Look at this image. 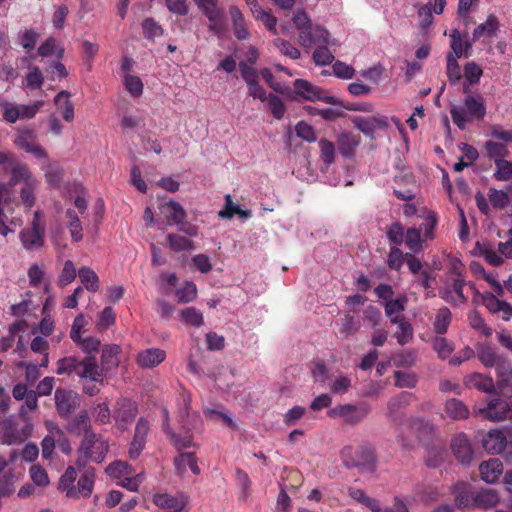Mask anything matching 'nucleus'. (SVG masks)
Here are the masks:
<instances>
[{
    "label": "nucleus",
    "mask_w": 512,
    "mask_h": 512,
    "mask_svg": "<svg viewBox=\"0 0 512 512\" xmlns=\"http://www.w3.org/2000/svg\"><path fill=\"white\" fill-rule=\"evenodd\" d=\"M153 503L161 509H169L170 512H181L186 501L183 497L173 496L167 493H158L153 496Z\"/></svg>",
    "instance_id": "nucleus-23"
},
{
    "label": "nucleus",
    "mask_w": 512,
    "mask_h": 512,
    "mask_svg": "<svg viewBox=\"0 0 512 512\" xmlns=\"http://www.w3.org/2000/svg\"><path fill=\"white\" fill-rule=\"evenodd\" d=\"M94 478V469L90 468L84 471V473L80 476L76 487L78 496L81 495L85 498L90 497L94 488Z\"/></svg>",
    "instance_id": "nucleus-38"
},
{
    "label": "nucleus",
    "mask_w": 512,
    "mask_h": 512,
    "mask_svg": "<svg viewBox=\"0 0 512 512\" xmlns=\"http://www.w3.org/2000/svg\"><path fill=\"white\" fill-rule=\"evenodd\" d=\"M473 509L482 508L489 509L499 502V495L493 489H483L475 492Z\"/></svg>",
    "instance_id": "nucleus-30"
},
{
    "label": "nucleus",
    "mask_w": 512,
    "mask_h": 512,
    "mask_svg": "<svg viewBox=\"0 0 512 512\" xmlns=\"http://www.w3.org/2000/svg\"><path fill=\"white\" fill-rule=\"evenodd\" d=\"M121 352V348L119 345L112 344V345H106L102 349L101 353V367L99 366V369L101 370V381H98L99 383L103 382V372L111 371L119 365V353Z\"/></svg>",
    "instance_id": "nucleus-18"
},
{
    "label": "nucleus",
    "mask_w": 512,
    "mask_h": 512,
    "mask_svg": "<svg viewBox=\"0 0 512 512\" xmlns=\"http://www.w3.org/2000/svg\"><path fill=\"white\" fill-rule=\"evenodd\" d=\"M353 123L357 129L367 136H372L376 130L388 126L387 117L383 115L356 116L353 118Z\"/></svg>",
    "instance_id": "nucleus-16"
},
{
    "label": "nucleus",
    "mask_w": 512,
    "mask_h": 512,
    "mask_svg": "<svg viewBox=\"0 0 512 512\" xmlns=\"http://www.w3.org/2000/svg\"><path fill=\"white\" fill-rule=\"evenodd\" d=\"M124 85L133 97H139L143 93V82L138 76L125 74Z\"/></svg>",
    "instance_id": "nucleus-54"
},
{
    "label": "nucleus",
    "mask_w": 512,
    "mask_h": 512,
    "mask_svg": "<svg viewBox=\"0 0 512 512\" xmlns=\"http://www.w3.org/2000/svg\"><path fill=\"white\" fill-rule=\"evenodd\" d=\"M406 247L413 254H417L422 250L421 231L417 228H408L404 235Z\"/></svg>",
    "instance_id": "nucleus-42"
},
{
    "label": "nucleus",
    "mask_w": 512,
    "mask_h": 512,
    "mask_svg": "<svg viewBox=\"0 0 512 512\" xmlns=\"http://www.w3.org/2000/svg\"><path fill=\"white\" fill-rule=\"evenodd\" d=\"M204 14L210 22L209 30L215 34L223 33L225 25L223 22V14L221 10L219 8L212 7L211 10H207Z\"/></svg>",
    "instance_id": "nucleus-44"
},
{
    "label": "nucleus",
    "mask_w": 512,
    "mask_h": 512,
    "mask_svg": "<svg viewBox=\"0 0 512 512\" xmlns=\"http://www.w3.org/2000/svg\"><path fill=\"white\" fill-rule=\"evenodd\" d=\"M406 260V253H403L399 246L390 247L387 265L391 270L399 271Z\"/></svg>",
    "instance_id": "nucleus-49"
},
{
    "label": "nucleus",
    "mask_w": 512,
    "mask_h": 512,
    "mask_svg": "<svg viewBox=\"0 0 512 512\" xmlns=\"http://www.w3.org/2000/svg\"><path fill=\"white\" fill-rule=\"evenodd\" d=\"M54 398L57 412L64 419H68L80 405L78 395L71 390L57 389Z\"/></svg>",
    "instance_id": "nucleus-12"
},
{
    "label": "nucleus",
    "mask_w": 512,
    "mask_h": 512,
    "mask_svg": "<svg viewBox=\"0 0 512 512\" xmlns=\"http://www.w3.org/2000/svg\"><path fill=\"white\" fill-rule=\"evenodd\" d=\"M395 386L399 388H414L417 384V376L411 372L395 371Z\"/></svg>",
    "instance_id": "nucleus-55"
},
{
    "label": "nucleus",
    "mask_w": 512,
    "mask_h": 512,
    "mask_svg": "<svg viewBox=\"0 0 512 512\" xmlns=\"http://www.w3.org/2000/svg\"><path fill=\"white\" fill-rule=\"evenodd\" d=\"M313 60L317 65L325 66L333 62L334 56L328 49V45H321L315 48Z\"/></svg>",
    "instance_id": "nucleus-60"
},
{
    "label": "nucleus",
    "mask_w": 512,
    "mask_h": 512,
    "mask_svg": "<svg viewBox=\"0 0 512 512\" xmlns=\"http://www.w3.org/2000/svg\"><path fill=\"white\" fill-rule=\"evenodd\" d=\"M39 182L36 179L30 180L22 187L20 197L26 208L30 209L35 203L34 191L38 187Z\"/></svg>",
    "instance_id": "nucleus-50"
},
{
    "label": "nucleus",
    "mask_w": 512,
    "mask_h": 512,
    "mask_svg": "<svg viewBox=\"0 0 512 512\" xmlns=\"http://www.w3.org/2000/svg\"><path fill=\"white\" fill-rule=\"evenodd\" d=\"M94 419L97 423H110L112 412L106 402L97 403L92 409Z\"/></svg>",
    "instance_id": "nucleus-59"
},
{
    "label": "nucleus",
    "mask_w": 512,
    "mask_h": 512,
    "mask_svg": "<svg viewBox=\"0 0 512 512\" xmlns=\"http://www.w3.org/2000/svg\"><path fill=\"white\" fill-rule=\"evenodd\" d=\"M414 398V395L410 392H401L399 395L392 398L387 405L388 416L391 419L396 420L398 411L401 408L410 405Z\"/></svg>",
    "instance_id": "nucleus-35"
},
{
    "label": "nucleus",
    "mask_w": 512,
    "mask_h": 512,
    "mask_svg": "<svg viewBox=\"0 0 512 512\" xmlns=\"http://www.w3.org/2000/svg\"><path fill=\"white\" fill-rule=\"evenodd\" d=\"M451 449L457 460L462 464L469 465L472 462L473 451L464 433L457 434L452 438Z\"/></svg>",
    "instance_id": "nucleus-17"
},
{
    "label": "nucleus",
    "mask_w": 512,
    "mask_h": 512,
    "mask_svg": "<svg viewBox=\"0 0 512 512\" xmlns=\"http://www.w3.org/2000/svg\"><path fill=\"white\" fill-rule=\"evenodd\" d=\"M161 213L168 220L169 225H183L187 214L182 205L176 201L170 200L160 207Z\"/></svg>",
    "instance_id": "nucleus-20"
},
{
    "label": "nucleus",
    "mask_w": 512,
    "mask_h": 512,
    "mask_svg": "<svg viewBox=\"0 0 512 512\" xmlns=\"http://www.w3.org/2000/svg\"><path fill=\"white\" fill-rule=\"evenodd\" d=\"M44 232V227L40 225V213L36 211L31 226L20 232V240L24 248L33 250L41 247L44 243Z\"/></svg>",
    "instance_id": "nucleus-11"
},
{
    "label": "nucleus",
    "mask_w": 512,
    "mask_h": 512,
    "mask_svg": "<svg viewBox=\"0 0 512 512\" xmlns=\"http://www.w3.org/2000/svg\"><path fill=\"white\" fill-rule=\"evenodd\" d=\"M489 202L495 209H504L510 203L509 195L507 190H498L490 188L488 192Z\"/></svg>",
    "instance_id": "nucleus-47"
},
{
    "label": "nucleus",
    "mask_w": 512,
    "mask_h": 512,
    "mask_svg": "<svg viewBox=\"0 0 512 512\" xmlns=\"http://www.w3.org/2000/svg\"><path fill=\"white\" fill-rule=\"evenodd\" d=\"M168 244L171 250L175 252L187 251L193 249V241L185 236L170 233L167 235Z\"/></svg>",
    "instance_id": "nucleus-43"
},
{
    "label": "nucleus",
    "mask_w": 512,
    "mask_h": 512,
    "mask_svg": "<svg viewBox=\"0 0 512 512\" xmlns=\"http://www.w3.org/2000/svg\"><path fill=\"white\" fill-rule=\"evenodd\" d=\"M511 412V404L507 400L499 397L492 398L485 407H475L474 413L485 420L502 421L505 420Z\"/></svg>",
    "instance_id": "nucleus-8"
},
{
    "label": "nucleus",
    "mask_w": 512,
    "mask_h": 512,
    "mask_svg": "<svg viewBox=\"0 0 512 512\" xmlns=\"http://www.w3.org/2000/svg\"><path fill=\"white\" fill-rule=\"evenodd\" d=\"M341 458L347 468H359L367 472H374L376 469L375 449L368 443L358 447H344L341 451Z\"/></svg>",
    "instance_id": "nucleus-4"
},
{
    "label": "nucleus",
    "mask_w": 512,
    "mask_h": 512,
    "mask_svg": "<svg viewBox=\"0 0 512 512\" xmlns=\"http://www.w3.org/2000/svg\"><path fill=\"white\" fill-rule=\"evenodd\" d=\"M138 413L137 402L126 398H118L114 404L112 417L116 427L120 431L127 430L128 426L134 421Z\"/></svg>",
    "instance_id": "nucleus-7"
},
{
    "label": "nucleus",
    "mask_w": 512,
    "mask_h": 512,
    "mask_svg": "<svg viewBox=\"0 0 512 512\" xmlns=\"http://www.w3.org/2000/svg\"><path fill=\"white\" fill-rule=\"evenodd\" d=\"M445 412L453 420H462L469 416L468 407L456 398H450L446 401Z\"/></svg>",
    "instance_id": "nucleus-33"
},
{
    "label": "nucleus",
    "mask_w": 512,
    "mask_h": 512,
    "mask_svg": "<svg viewBox=\"0 0 512 512\" xmlns=\"http://www.w3.org/2000/svg\"><path fill=\"white\" fill-rule=\"evenodd\" d=\"M371 412L368 403L342 404L331 408L327 414L330 418H342L348 425H357L362 422Z\"/></svg>",
    "instance_id": "nucleus-5"
},
{
    "label": "nucleus",
    "mask_w": 512,
    "mask_h": 512,
    "mask_svg": "<svg viewBox=\"0 0 512 512\" xmlns=\"http://www.w3.org/2000/svg\"><path fill=\"white\" fill-rule=\"evenodd\" d=\"M496 170L493 177L498 181H508L512 178V162L502 159L495 162Z\"/></svg>",
    "instance_id": "nucleus-52"
},
{
    "label": "nucleus",
    "mask_w": 512,
    "mask_h": 512,
    "mask_svg": "<svg viewBox=\"0 0 512 512\" xmlns=\"http://www.w3.org/2000/svg\"><path fill=\"white\" fill-rule=\"evenodd\" d=\"M151 422L146 417H140L135 425L133 437L129 443L128 455L132 460L137 459L146 447Z\"/></svg>",
    "instance_id": "nucleus-9"
},
{
    "label": "nucleus",
    "mask_w": 512,
    "mask_h": 512,
    "mask_svg": "<svg viewBox=\"0 0 512 512\" xmlns=\"http://www.w3.org/2000/svg\"><path fill=\"white\" fill-rule=\"evenodd\" d=\"M299 41L304 47L315 45H334V41H330L328 30L321 26H311L307 31L299 33Z\"/></svg>",
    "instance_id": "nucleus-14"
},
{
    "label": "nucleus",
    "mask_w": 512,
    "mask_h": 512,
    "mask_svg": "<svg viewBox=\"0 0 512 512\" xmlns=\"http://www.w3.org/2000/svg\"><path fill=\"white\" fill-rule=\"evenodd\" d=\"M70 93L66 90L60 91L55 97H54V103L59 107L61 110V114L63 119L66 122H72L74 120V104L69 99Z\"/></svg>",
    "instance_id": "nucleus-28"
},
{
    "label": "nucleus",
    "mask_w": 512,
    "mask_h": 512,
    "mask_svg": "<svg viewBox=\"0 0 512 512\" xmlns=\"http://www.w3.org/2000/svg\"><path fill=\"white\" fill-rule=\"evenodd\" d=\"M108 451V441L94 430L88 431L77 449L76 465L78 468H84L89 461L101 463Z\"/></svg>",
    "instance_id": "nucleus-2"
},
{
    "label": "nucleus",
    "mask_w": 512,
    "mask_h": 512,
    "mask_svg": "<svg viewBox=\"0 0 512 512\" xmlns=\"http://www.w3.org/2000/svg\"><path fill=\"white\" fill-rule=\"evenodd\" d=\"M166 353L159 348H148L137 355V364L144 369H151L164 361Z\"/></svg>",
    "instance_id": "nucleus-22"
},
{
    "label": "nucleus",
    "mask_w": 512,
    "mask_h": 512,
    "mask_svg": "<svg viewBox=\"0 0 512 512\" xmlns=\"http://www.w3.org/2000/svg\"><path fill=\"white\" fill-rule=\"evenodd\" d=\"M116 314L112 307H105L98 316L96 327L99 331H104L115 324Z\"/></svg>",
    "instance_id": "nucleus-48"
},
{
    "label": "nucleus",
    "mask_w": 512,
    "mask_h": 512,
    "mask_svg": "<svg viewBox=\"0 0 512 512\" xmlns=\"http://www.w3.org/2000/svg\"><path fill=\"white\" fill-rule=\"evenodd\" d=\"M181 319L194 327H199L203 323V315L194 307H188L181 311Z\"/></svg>",
    "instance_id": "nucleus-63"
},
{
    "label": "nucleus",
    "mask_w": 512,
    "mask_h": 512,
    "mask_svg": "<svg viewBox=\"0 0 512 512\" xmlns=\"http://www.w3.org/2000/svg\"><path fill=\"white\" fill-rule=\"evenodd\" d=\"M76 277V268L71 260H66L61 274L58 279V285L60 287H65L74 281Z\"/></svg>",
    "instance_id": "nucleus-64"
},
{
    "label": "nucleus",
    "mask_w": 512,
    "mask_h": 512,
    "mask_svg": "<svg viewBox=\"0 0 512 512\" xmlns=\"http://www.w3.org/2000/svg\"><path fill=\"white\" fill-rule=\"evenodd\" d=\"M446 451L439 447H430L426 451L425 462L430 468H438L445 460Z\"/></svg>",
    "instance_id": "nucleus-46"
},
{
    "label": "nucleus",
    "mask_w": 512,
    "mask_h": 512,
    "mask_svg": "<svg viewBox=\"0 0 512 512\" xmlns=\"http://www.w3.org/2000/svg\"><path fill=\"white\" fill-rule=\"evenodd\" d=\"M450 492L454 495L455 506L458 509H473L475 492L471 490V485L464 481L454 483L450 487Z\"/></svg>",
    "instance_id": "nucleus-15"
},
{
    "label": "nucleus",
    "mask_w": 512,
    "mask_h": 512,
    "mask_svg": "<svg viewBox=\"0 0 512 512\" xmlns=\"http://www.w3.org/2000/svg\"><path fill=\"white\" fill-rule=\"evenodd\" d=\"M229 14L233 23L234 34L238 40H246L249 37V31L242 12L236 6L229 8Z\"/></svg>",
    "instance_id": "nucleus-29"
},
{
    "label": "nucleus",
    "mask_w": 512,
    "mask_h": 512,
    "mask_svg": "<svg viewBox=\"0 0 512 512\" xmlns=\"http://www.w3.org/2000/svg\"><path fill=\"white\" fill-rule=\"evenodd\" d=\"M294 91L296 95L307 101H321L326 104H335V97L329 95L325 90L313 85L304 79H296L294 81Z\"/></svg>",
    "instance_id": "nucleus-10"
},
{
    "label": "nucleus",
    "mask_w": 512,
    "mask_h": 512,
    "mask_svg": "<svg viewBox=\"0 0 512 512\" xmlns=\"http://www.w3.org/2000/svg\"><path fill=\"white\" fill-rule=\"evenodd\" d=\"M398 326V331L396 332V339L400 345H405L408 343L413 337V328L412 325L405 321L404 319L400 320V322L396 323Z\"/></svg>",
    "instance_id": "nucleus-61"
},
{
    "label": "nucleus",
    "mask_w": 512,
    "mask_h": 512,
    "mask_svg": "<svg viewBox=\"0 0 512 512\" xmlns=\"http://www.w3.org/2000/svg\"><path fill=\"white\" fill-rule=\"evenodd\" d=\"M478 357L481 363L486 367H493L501 358L497 356L495 350L488 345H483L479 348Z\"/></svg>",
    "instance_id": "nucleus-58"
},
{
    "label": "nucleus",
    "mask_w": 512,
    "mask_h": 512,
    "mask_svg": "<svg viewBox=\"0 0 512 512\" xmlns=\"http://www.w3.org/2000/svg\"><path fill=\"white\" fill-rule=\"evenodd\" d=\"M404 228L403 225L396 221L393 222L386 230V236L390 243L394 246H400L404 241Z\"/></svg>",
    "instance_id": "nucleus-51"
},
{
    "label": "nucleus",
    "mask_w": 512,
    "mask_h": 512,
    "mask_svg": "<svg viewBox=\"0 0 512 512\" xmlns=\"http://www.w3.org/2000/svg\"><path fill=\"white\" fill-rule=\"evenodd\" d=\"M190 395L183 393L181 395V403H179V410H178V419L179 422L182 424L183 429H185L187 432L193 429H197L196 423H189L186 418H190L191 411H190Z\"/></svg>",
    "instance_id": "nucleus-36"
},
{
    "label": "nucleus",
    "mask_w": 512,
    "mask_h": 512,
    "mask_svg": "<svg viewBox=\"0 0 512 512\" xmlns=\"http://www.w3.org/2000/svg\"><path fill=\"white\" fill-rule=\"evenodd\" d=\"M13 205H10V211L6 207L0 209V235L6 237L9 233H14L17 225L16 218L12 217Z\"/></svg>",
    "instance_id": "nucleus-39"
},
{
    "label": "nucleus",
    "mask_w": 512,
    "mask_h": 512,
    "mask_svg": "<svg viewBox=\"0 0 512 512\" xmlns=\"http://www.w3.org/2000/svg\"><path fill=\"white\" fill-rule=\"evenodd\" d=\"M463 93L464 105L453 106L450 109L453 122L461 130L466 128L467 121L482 120L486 115V106L481 94H472L466 84L463 86Z\"/></svg>",
    "instance_id": "nucleus-1"
},
{
    "label": "nucleus",
    "mask_w": 512,
    "mask_h": 512,
    "mask_svg": "<svg viewBox=\"0 0 512 512\" xmlns=\"http://www.w3.org/2000/svg\"><path fill=\"white\" fill-rule=\"evenodd\" d=\"M483 74L481 67L474 61L468 62L464 66L465 81L469 85L478 84Z\"/></svg>",
    "instance_id": "nucleus-53"
},
{
    "label": "nucleus",
    "mask_w": 512,
    "mask_h": 512,
    "mask_svg": "<svg viewBox=\"0 0 512 512\" xmlns=\"http://www.w3.org/2000/svg\"><path fill=\"white\" fill-rule=\"evenodd\" d=\"M451 275L445 281L444 287L440 290V296L443 300L451 304L464 303L466 297L463 293L465 281L460 269L453 266L450 270Z\"/></svg>",
    "instance_id": "nucleus-6"
},
{
    "label": "nucleus",
    "mask_w": 512,
    "mask_h": 512,
    "mask_svg": "<svg viewBox=\"0 0 512 512\" xmlns=\"http://www.w3.org/2000/svg\"><path fill=\"white\" fill-rule=\"evenodd\" d=\"M465 384L470 388H476L485 393H493L495 391L493 379L480 373H474L467 376L465 378Z\"/></svg>",
    "instance_id": "nucleus-27"
},
{
    "label": "nucleus",
    "mask_w": 512,
    "mask_h": 512,
    "mask_svg": "<svg viewBox=\"0 0 512 512\" xmlns=\"http://www.w3.org/2000/svg\"><path fill=\"white\" fill-rule=\"evenodd\" d=\"M17 147L32 154L38 160H46L48 158L45 150L35 142V133L32 129H23L14 140Z\"/></svg>",
    "instance_id": "nucleus-13"
},
{
    "label": "nucleus",
    "mask_w": 512,
    "mask_h": 512,
    "mask_svg": "<svg viewBox=\"0 0 512 512\" xmlns=\"http://www.w3.org/2000/svg\"><path fill=\"white\" fill-rule=\"evenodd\" d=\"M174 466L179 475H184L187 468H189L193 474H200V468L198 467L197 460L194 456V453L184 452L180 453L174 459Z\"/></svg>",
    "instance_id": "nucleus-26"
},
{
    "label": "nucleus",
    "mask_w": 512,
    "mask_h": 512,
    "mask_svg": "<svg viewBox=\"0 0 512 512\" xmlns=\"http://www.w3.org/2000/svg\"><path fill=\"white\" fill-rule=\"evenodd\" d=\"M67 431L75 436H86L88 431H92L90 418L86 410L81 411L76 415L66 426Z\"/></svg>",
    "instance_id": "nucleus-25"
},
{
    "label": "nucleus",
    "mask_w": 512,
    "mask_h": 512,
    "mask_svg": "<svg viewBox=\"0 0 512 512\" xmlns=\"http://www.w3.org/2000/svg\"><path fill=\"white\" fill-rule=\"evenodd\" d=\"M39 33L36 29H25L18 33L19 44L29 53L36 45Z\"/></svg>",
    "instance_id": "nucleus-45"
},
{
    "label": "nucleus",
    "mask_w": 512,
    "mask_h": 512,
    "mask_svg": "<svg viewBox=\"0 0 512 512\" xmlns=\"http://www.w3.org/2000/svg\"><path fill=\"white\" fill-rule=\"evenodd\" d=\"M452 314L451 311L447 307L440 308L435 316L433 322V328L435 333L437 334H445L448 330V327L451 323Z\"/></svg>",
    "instance_id": "nucleus-40"
},
{
    "label": "nucleus",
    "mask_w": 512,
    "mask_h": 512,
    "mask_svg": "<svg viewBox=\"0 0 512 512\" xmlns=\"http://www.w3.org/2000/svg\"><path fill=\"white\" fill-rule=\"evenodd\" d=\"M81 283L90 292H96L99 289V278L97 274L87 266L81 267L78 271Z\"/></svg>",
    "instance_id": "nucleus-41"
},
{
    "label": "nucleus",
    "mask_w": 512,
    "mask_h": 512,
    "mask_svg": "<svg viewBox=\"0 0 512 512\" xmlns=\"http://www.w3.org/2000/svg\"><path fill=\"white\" fill-rule=\"evenodd\" d=\"M75 343L87 354V356H93L94 358L95 354L98 353L101 344L100 340L95 337H88L84 339L80 337V340L75 341Z\"/></svg>",
    "instance_id": "nucleus-62"
},
{
    "label": "nucleus",
    "mask_w": 512,
    "mask_h": 512,
    "mask_svg": "<svg viewBox=\"0 0 512 512\" xmlns=\"http://www.w3.org/2000/svg\"><path fill=\"white\" fill-rule=\"evenodd\" d=\"M482 445L488 453L499 454L506 448L507 438L503 431L493 429L485 435Z\"/></svg>",
    "instance_id": "nucleus-19"
},
{
    "label": "nucleus",
    "mask_w": 512,
    "mask_h": 512,
    "mask_svg": "<svg viewBox=\"0 0 512 512\" xmlns=\"http://www.w3.org/2000/svg\"><path fill=\"white\" fill-rule=\"evenodd\" d=\"M479 471L484 482L494 484L503 472V464L498 458H491L480 464Z\"/></svg>",
    "instance_id": "nucleus-21"
},
{
    "label": "nucleus",
    "mask_w": 512,
    "mask_h": 512,
    "mask_svg": "<svg viewBox=\"0 0 512 512\" xmlns=\"http://www.w3.org/2000/svg\"><path fill=\"white\" fill-rule=\"evenodd\" d=\"M76 478V469L72 466H69L59 480V489L66 492V496L69 498L78 497V492L74 486Z\"/></svg>",
    "instance_id": "nucleus-32"
},
{
    "label": "nucleus",
    "mask_w": 512,
    "mask_h": 512,
    "mask_svg": "<svg viewBox=\"0 0 512 512\" xmlns=\"http://www.w3.org/2000/svg\"><path fill=\"white\" fill-rule=\"evenodd\" d=\"M8 171L11 172V177L9 182L7 183L9 185V190L12 191V187L17 185L20 182H23L26 184L30 180L35 179L31 172L29 171L27 165L17 162L13 165L12 168H10Z\"/></svg>",
    "instance_id": "nucleus-31"
},
{
    "label": "nucleus",
    "mask_w": 512,
    "mask_h": 512,
    "mask_svg": "<svg viewBox=\"0 0 512 512\" xmlns=\"http://www.w3.org/2000/svg\"><path fill=\"white\" fill-rule=\"evenodd\" d=\"M486 155L495 162L498 160L505 159L509 155V149L506 144L488 140L484 143L483 146Z\"/></svg>",
    "instance_id": "nucleus-37"
},
{
    "label": "nucleus",
    "mask_w": 512,
    "mask_h": 512,
    "mask_svg": "<svg viewBox=\"0 0 512 512\" xmlns=\"http://www.w3.org/2000/svg\"><path fill=\"white\" fill-rule=\"evenodd\" d=\"M144 37L148 40H154L163 34V29L153 18H146L142 23Z\"/></svg>",
    "instance_id": "nucleus-57"
},
{
    "label": "nucleus",
    "mask_w": 512,
    "mask_h": 512,
    "mask_svg": "<svg viewBox=\"0 0 512 512\" xmlns=\"http://www.w3.org/2000/svg\"><path fill=\"white\" fill-rule=\"evenodd\" d=\"M58 375H77L81 379L90 381H101V370L93 356H86L83 360L79 361L76 357L69 356L58 360L57 370Z\"/></svg>",
    "instance_id": "nucleus-3"
},
{
    "label": "nucleus",
    "mask_w": 512,
    "mask_h": 512,
    "mask_svg": "<svg viewBox=\"0 0 512 512\" xmlns=\"http://www.w3.org/2000/svg\"><path fill=\"white\" fill-rule=\"evenodd\" d=\"M176 298L180 303H188L195 299L197 288L193 282H186L183 287L176 290Z\"/></svg>",
    "instance_id": "nucleus-56"
},
{
    "label": "nucleus",
    "mask_w": 512,
    "mask_h": 512,
    "mask_svg": "<svg viewBox=\"0 0 512 512\" xmlns=\"http://www.w3.org/2000/svg\"><path fill=\"white\" fill-rule=\"evenodd\" d=\"M498 20L494 15L488 16L487 20L478 25L472 35L473 42H476L481 37H493L498 30Z\"/></svg>",
    "instance_id": "nucleus-34"
},
{
    "label": "nucleus",
    "mask_w": 512,
    "mask_h": 512,
    "mask_svg": "<svg viewBox=\"0 0 512 512\" xmlns=\"http://www.w3.org/2000/svg\"><path fill=\"white\" fill-rule=\"evenodd\" d=\"M408 298L406 295H399L397 298L384 303L385 314L390 318L391 323H398L404 319L402 313L406 309Z\"/></svg>",
    "instance_id": "nucleus-24"
}]
</instances>
